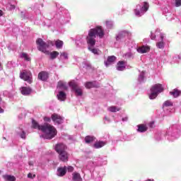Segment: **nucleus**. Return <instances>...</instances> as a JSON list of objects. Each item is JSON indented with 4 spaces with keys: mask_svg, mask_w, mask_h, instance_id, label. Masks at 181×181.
Instances as JSON below:
<instances>
[{
    "mask_svg": "<svg viewBox=\"0 0 181 181\" xmlns=\"http://www.w3.org/2000/svg\"><path fill=\"white\" fill-rule=\"evenodd\" d=\"M57 49H62L63 47V41L58 40L55 42Z\"/></svg>",
    "mask_w": 181,
    "mask_h": 181,
    "instance_id": "35",
    "label": "nucleus"
},
{
    "mask_svg": "<svg viewBox=\"0 0 181 181\" xmlns=\"http://www.w3.org/2000/svg\"><path fill=\"white\" fill-rule=\"evenodd\" d=\"M20 78H22V80L30 84V83H32V73L29 71H24L21 73Z\"/></svg>",
    "mask_w": 181,
    "mask_h": 181,
    "instance_id": "9",
    "label": "nucleus"
},
{
    "mask_svg": "<svg viewBox=\"0 0 181 181\" xmlns=\"http://www.w3.org/2000/svg\"><path fill=\"white\" fill-rule=\"evenodd\" d=\"M3 177L6 181H15V180H16V178H15V177L12 176V175H3Z\"/></svg>",
    "mask_w": 181,
    "mask_h": 181,
    "instance_id": "33",
    "label": "nucleus"
},
{
    "mask_svg": "<svg viewBox=\"0 0 181 181\" xmlns=\"http://www.w3.org/2000/svg\"><path fill=\"white\" fill-rule=\"evenodd\" d=\"M124 57L126 59H129V57H132V54L131 52H127L124 54Z\"/></svg>",
    "mask_w": 181,
    "mask_h": 181,
    "instance_id": "40",
    "label": "nucleus"
},
{
    "mask_svg": "<svg viewBox=\"0 0 181 181\" xmlns=\"http://www.w3.org/2000/svg\"><path fill=\"white\" fill-rule=\"evenodd\" d=\"M163 86L160 83H157L153 85L151 89L150 93H148V97L150 100H155L156 97H158V94L163 93Z\"/></svg>",
    "mask_w": 181,
    "mask_h": 181,
    "instance_id": "5",
    "label": "nucleus"
},
{
    "mask_svg": "<svg viewBox=\"0 0 181 181\" xmlns=\"http://www.w3.org/2000/svg\"><path fill=\"white\" fill-rule=\"evenodd\" d=\"M155 124V122H151L150 124H149V127H151V128H153V125Z\"/></svg>",
    "mask_w": 181,
    "mask_h": 181,
    "instance_id": "47",
    "label": "nucleus"
},
{
    "mask_svg": "<svg viewBox=\"0 0 181 181\" xmlns=\"http://www.w3.org/2000/svg\"><path fill=\"white\" fill-rule=\"evenodd\" d=\"M59 59H61V60H67L69 59V54L65 52H61Z\"/></svg>",
    "mask_w": 181,
    "mask_h": 181,
    "instance_id": "31",
    "label": "nucleus"
},
{
    "mask_svg": "<svg viewBox=\"0 0 181 181\" xmlns=\"http://www.w3.org/2000/svg\"><path fill=\"white\" fill-rule=\"evenodd\" d=\"M108 111H110V112H117V111H119V108L115 107V106H111L110 107H108Z\"/></svg>",
    "mask_w": 181,
    "mask_h": 181,
    "instance_id": "36",
    "label": "nucleus"
},
{
    "mask_svg": "<svg viewBox=\"0 0 181 181\" xmlns=\"http://www.w3.org/2000/svg\"><path fill=\"white\" fill-rule=\"evenodd\" d=\"M28 179H35V177H36V175L30 173L28 174Z\"/></svg>",
    "mask_w": 181,
    "mask_h": 181,
    "instance_id": "41",
    "label": "nucleus"
},
{
    "mask_svg": "<svg viewBox=\"0 0 181 181\" xmlns=\"http://www.w3.org/2000/svg\"><path fill=\"white\" fill-rule=\"evenodd\" d=\"M76 45L78 47H81L84 46V45H86V37L83 35L79 36V37H78L76 39Z\"/></svg>",
    "mask_w": 181,
    "mask_h": 181,
    "instance_id": "12",
    "label": "nucleus"
},
{
    "mask_svg": "<svg viewBox=\"0 0 181 181\" xmlns=\"http://www.w3.org/2000/svg\"><path fill=\"white\" fill-rule=\"evenodd\" d=\"M113 26H114V22L106 21V27L107 28V29H112Z\"/></svg>",
    "mask_w": 181,
    "mask_h": 181,
    "instance_id": "38",
    "label": "nucleus"
},
{
    "mask_svg": "<svg viewBox=\"0 0 181 181\" xmlns=\"http://www.w3.org/2000/svg\"><path fill=\"white\" fill-rule=\"evenodd\" d=\"M67 172V167H61L57 169V176H59L60 177L64 176L66 175V173Z\"/></svg>",
    "mask_w": 181,
    "mask_h": 181,
    "instance_id": "18",
    "label": "nucleus"
},
{
    "mask_svg": "<svg viewBox=\"0 0 181 181\" xmlns=\"http://www.w3.org/2000/svg\"><path fill=\"white\" fill-rule=\"evenodd\" d=\"M52 119L53 122L54 124H57V125H60V124H63V122L64 121V118H63V117L56 113L52 115Z\"/></svg>",
    "mask_w": 181,
    "mask_h": 181,
    "instance_id": "10",
    "label": "nucleus"
},
{
    "mask_svg": "<svg viewBox=\"0 0 181 181\" xmlns=\"http://www.w3.org/2000/svg\"><path fill=\"white\" fill-rule=\"evenodd\" d=\"M57 97L59 101H64L67 98V95L63 90H59V93L57 95Z\"/></svg>",
    "mask_w": 181,
    "mask_h": 181,
    "instance_id": "19",
    "label": "nucleus"
},
{
    "mask_svg": "<svg viewBox=\"0 0 181 181\" xmlns=\"http://www.w3.org/2000/svg\"><path fill=\"white\" fill-rule=\"evenodd\" d=\"M66 170H68V172H73V170H74V168L71 166H68L66 167Z\"/></svg>",
    "mask_w": 181,
    "mask_h": 181,
    "instance_id": "43",
    "label": "nucleus"
},
{
    "mask_svg": "<svg viewBox=\"0 0 181 181\" xmlns=\"http://www.w3.org/2000/svg\"><path fill=\"white\" fill-rule=\"evenodd\" d=\"M98 166H103V165H107V160L103 158H98Z\"/></svg>",
    "mask_w": 181,
    "mask_h": 181,
    "instance_id": "27",
    "label": "nucleus"
},
{
    "mask_svg": "<svg viewBox=\"0 0 181 181\" xmlns=\"http://www.w3.org/2000/svg\"><path fill=\"white\" fill-rule=\"evenodd\" d=\"M94 139H95V138H94L93 136H88L85 138V141L86 144H90V142H93V141H94Z\"/></svg>",
    "mask_w": 181,
    "mask_h": 181,
    "instance_id": "37",
    "label": "nucleus"
},
{
    "mask_svg": "<svg viewBox=\"0 0 181 181\" xmlns=\"http://www.w3.org/2000/svg\"><path fill=\"white\" fill-rule=\"evenodd\" d=\"M0 16H2V11L0 10Z\"/></svg>",
    "mask_w": 181,
    "mask_h": 181,
    "instance_id": "49",
    "label": "nucleus"
},
{
    "mask_svg": "<svg viewBox=\"0 0 181 181\" xmlns=\"http://www.w3.org/2000/svg\"><path fill=\"white\" fill-rule=\"evenodd\" d=\"M117 60V57L114 55L109 56L106 61L104 62L105 66L106 67H108L109 66H111V64H114Z\"/></svg>",
    "mask_w": 181,
    "mask_h": 181,
    "instance_id": "11",
    "label": "nucleus"
},
{
    "mask_svg": "<svg viewBox=\"0 0 181 181\" xmlns=\"http://www.w3.org/2000/svg\"><path fill=\"white\" fill-rule=\"evenodd\" d=\"M20 91L23 95H29L32 93V89L29 87L23 86L20 88Z\"/></svg>",
    "mask_w": 181,
    "mask_h": 181,
    "instance_id": "17",
    "label": "nucleus"
},
{
    "mask_svg": "<svg viewBox=\"0 0 181 181\" xmlns=\"http://www.w3.org/2000/svg\"><path fill=\"white\" fill-rule=\"evenodd\" d=\"M122 121H123V122L128 121V117H123Z\"/></svg>",
    "mask_w": 181,
    "mask_h": 181,
    "instance_id": "46",
    "label": "nucleus"
},
{
    "mask_svg": "<svg viewBox=\"0 0 181 181\" xmlns=\"http://www.w3.org/2000/svg\"><path fill=\"white\" fill-rule=\"evenodd\" d=\"M16 132L18 136L22 138V139H25L26 138V133L23 131V129L21 127L17 128Z\"/></svg>",
    "mask_w": 181,
    "mask_h": 181,
    "instance_id": "20",
    "label": "nucleus"
},
{
    "mask_svg": "<svg viewBox=\"0 0 181 181\" xmlns=\"http://www.w3.org/2000/svg\"><path fill=\"white\" fill-rule=\"evenodd\" d=\"M72 180L74 181H83V178H81V175L78 173H74L72 174Z\"/></svg>",
    "mask_w": 181,
    "mask_h": 181,
    "instance_id": "24",
    "label": "nucleus"
},
{
    "mask_svg": "<svg viewBox=\"0 0 181 181\" xmlns=\"http://www.w3.org/2000/svg\"><path fill=\"white\" fill-rule=\"evenodd\" d=\"M105 35V33H104V30L102 26H96L95 28L89 30L86 37V42L88 50L93 53V54H101L100 49L94 48V46H95V38L98 37L100 39H103Z\"/></svg>",
    "mask_w": 181,
    "mask_h": 181,
    "instance_id": "1",
    "label": "nucleus"
},
{
    "mask_svg": "<svg viewBox=\"0 0 181 181\" xmlns=\"http://www.w3.org/2000/svg\"><path fill=\"white\" fill-rule=\"evenodd\" d=\"M44 121L45 122H50L51 119H50V117H44Z\"/></svg>",
    "mask_w": 181,
    "mask_h": 181,
    "instance_id": "44",
    "label": "nucleus"
},
{
    "mask_svg": "<svg viewBox=\"0 0 181 181\" xmlns=\"http://www.w3.org/2000/svg\"><path fill=\"white\" fill-rule=\"evenodd\" d=\"M131 32L124 30L118 33V34L116 36V40L117 42H127V39H130L132 36Z\"/></svg>",
    "mask_w": 181,
    "mask_h": 181,
    "instance_id": "7",
    "label": "nucleus"
},
{
    "mask_svg": "<svg viewBox=\"0 0 181 181\" xmlns=\"http://www.w3.org/2000/svg\"><path fill=\"white\" fill-rule=\"evenodd\" d=\"M105 122H111V120H110V118H108V117L105 116Z\"/></svg>",
    "mask_w": 181,
    "mask_h": 181,
    "instance_id": "45",
    "label": "nucleus"
},
{
    "mask_svg": "<svg viewBox=\"0 0 181 181\" xmlns=\"http://www.w3.org/2000/svg\"><path fill=\"white\" fill-rule=\"evenodd\" d=\"M105 142L104 141H98L94 144L93 146L96 149H100V148H103V146H105Z\"/></svg>",
    "mask_w": 181,
    "mask_h": 181,
    "instance_id": "28",
    "label": "nucleus"
},
{
    "mask_svg": "<svg viewBox=\"0 0 181 181\" xmlns=\"http://www.w3.org/2000/svg\"><path fill=\"white\" fill-rule=\"evenodd\" d=\"M170 95H173L174 98L179 97L181 94V91L177 89H174L173 91L170 92Z\"/></svg>",
    "mask_w": 181,
    "mask_h": 181,
    "instance_id": "25",
    "label": "nucleus"
},
{
    "mask_svg": "<svg viewBox=\"0 0 181 181\" xmlns=\"http://www.w3.org/2000/svg\"><path fill=\"white\" fill-rule=\"evenodd\" d=\"M172 105H173V103H172L170 100H166L163 103V107H172Z\"/></svg>",
    "mask_w": 181,
    "mask_h": 181,
    "instance_id": "39",
    "label": "nucleus"
},
{
    "mask_svg": "<svg viewBox=\"0 0 181 181\" xmlns=\"http://www.w3.org/2000/svg\"><path fill=\"white\" fill-rule=\"evenodd\" d=\"M54 149L57 153H62V152H65L66 151V145L59 143L55 145Z\"/></svg>",
    "mask_w": 181,
    "mask_h": 181,
    "instance_id": "13",
    "label": "nucleus"
},
{
    "mask_svg": "<svg viewBox=\"0 0 181 181\" xmlns=\"http://www.w3.org/2000/svg\"><path fill=\"white\" fill-rule=\"evenodd\" d=\"M57 88L58 91H64L68 88L67 83L66 82L60 81L59 82H58Z\"/></svg>",
    "mask_w": 181,
    "mask_h": 181,
    "instance_id": "15",
    "label": "nucleus"
},
{
    "mask_svg": "<svg viewBox=\"0 0 181 181\" xmlns=\"http://www.w3.org/2000/svg\"><path fill=\"white\" fill-rule=\"evenodd\" d=\"M136 50L138 53H141V54H144V53H148V52L151 50V47L148 45H143L141 47H138Z\"/></svg>",
    "mask_w": 181,
    "mask_h": 181,
    "instance_id": "14",
    "label": "nucleus"
},
{
    "mask_svg": "<svg viewBox=\"0 0 181 181\" xmlns=\"http://www.w3.org/2000/svg\"><path fill=\"white\" fill-rule=\"evenodd\" d=\"M0 70H2V66L1 65V63H0Z\"/></svg>",
    "mask_w": 181,
    "mask_h": 181,
    "instance_id": "50",
    "label": "nucleus"
},
{
    "mask_svg": "<svg viewBox=\"0 0 181 181\" xmlns=\"http://www.w3.org/2000/svg\"><path fill=\"white\" fill-rule=\"evenodd\" d=\"M21 59H24L26 62H30V58L28 54L23 52L21 54Z\"/></svg>",
    "mask_w": 181,
    "mask_h": 181,
    "instance_id": "34",
    "label": "nucleus"
},
{
    "mask_svg": "<svg viewBox=\"0 0 181 181\" xmlns=\"http://www.w3.org/2000/svg\"><path fill=\"white\" fill-rule=\"evenodd\" d=\"M59 154V159L62 160V162H67L69 160V153L67 151H63Z\"/></svg>",
    "mask_w": 181,
    "mask_h": 181,
    "instance_id": "16",
    "label": "nucleus"
},
{
    "mask_svg": "<svg viewBox=\"0 0 181 181\" xmlns=\"http://www.w3.org/2000/svg\"><path fill=\"white\" fill-rule=\"evenodd\" d=\"M172 136H175V138H179V134H176L173 133L172 134Z\"/></svg>",
    "mask_w": 181,
    "mask_h": 181,
    "instance_id": "48",
    "label": "nucleus"
},
{
    "mask_svg": "<svg viewBox=\"0 0 181 181\" xmlns=\"http://www.w3.org/2000/svg\"><path fill=\"white\" fill-rule=\"evenodd\" d=\"M16 1H13L12 3H8L7 5H6V8L8 9V11H12L13 9H15L16 8Z\"/></svg>",
    "mask_w": 181,
    "mask_h": 181,
    "instance_id": "29",
    "label": "nucleus"
},
{
    "mask_svg": "<svg viewBox=\"0 0 181 181\" xmlns=\"http://www.w3.org/2000/svg\"><path fill=\"white\" fill-rule=\"evenodd\" d=\"M148 130V127L145 124H139L138 125V129L137 131L139 132H146V131Z\"/></svg>",
    "mask_w": 181,
    "mask_h": 181,
    "instance_id": "26",
    "label": "nucleus"
},
{
    "mask_svg": "<svg viewBox=\"0 0 181 181\" xmlns=\"http://www.w3.org/2000/svg\"><path fill=\"white\" fill-rule=\"evenodd\" d=\"M127 65V62L124 61H119L117 63V70L119 71H123V70H125V66Z\"/></svg>",
    "mask_w": 181,
    "mask_h": 181,
    "instance_id": "22",
    "label": "nucleus"
},
{
    "mask_svg": "<svg viewBox=\"0 0 181 181\" xmlns=\"http://www.w3.org/2000/svg\"><path fill=\"white\" fill-rule=\"evenodd\" d=\"M69 85V87H71L73 93H75V95H76L77 97H81V95H83V88L78 86L77 82L74 81H71Z\"/></svg>",
    "mask_w": 181,
    "mask_h": 181,
    "instance_id": "8",
    "label": "nucleus"
},
{
    "mask_svg": "<svg viewBox=\"0 0 181 181\" xmlns=\"http://www.w3.org/2000/svg\"><path fill=\"white\" fill-rule=\"evenodd\" d=\"M48 78L49 74H47V72L42 71L38 74V78L42 81H46V80H47Z\"/></svg>",
    "mask_w": 181,
    "mask_h": 181,
    "instance_id": "21",
    "label": "nucleus"
},
{
    "mask_svg": "<svg viewBox=\"0 0 181 181\" xmlns=\"http://www.w3.org/2000/svg\"><path fill=\"white\" fill-rule=\"evenodd\" d=\"M85 86L86 88H93V87H95L96 88H98L100 87L99 85H97V82H88L85 84Z\"/></svg>",
    "mask_w": 181,
    "mask_h": 181,
    "instance_id": "23",
    "label": "nucleus"
},
{
    "mask_svg": "<svg viewBox=\"0 0 181 181\" xmlns=\"http://www.w3.org/2000/svg\"><path fill=\"white\" fill-rule=\"evenodd\" d=\"M32 125L33 128H35V129H39L43 132L44 135L42 136V138H45V139H52L57 135V130H56V128L47 123H45L43 125H39L36 121L33 120Z\"/></svg>",
    "mask_w": 181,
    "mask_h": 181,
    "instance_id": "2",
    "label": "nucleus"
},
{
    "mask_svg": "<svg viewBox=\"0 0 181 181\" xmlns=\"http://www.w3.org/2000/svg\"><path fill=\"white\" fill-rule=\"evenodd\" d=\"M157 36V42H156V47L158 49H164L165 43L166 42V35L160 32V29H158L155 31H151V38L152 40H155Z\"/></svg>",
    "mask_w": 181,
    "mask_h": 181,
    "instance_id": "4",
    "label": "nucleus"
},
{
    "mask_svg": "<svg viewBox=\"0 0 181 181\" xmlns=\"http://www.w3.org/2000/svg\"><path fill=\"white\" fill-rule=\"evenodd\" d=\"M175 6H181V0H175Z\"/></svg>",
    "mask_w": 181,
    "mask_h": 181,
    "instance_id": "42",
    "label": "nucleus"
},
{
    "mask_svg": "<svg viewBox=\"0 0 181 181\" xmlns=\"http://www.w3.org/2000/svg\"><path fill=\"white\" fill-rule=\"evenodd\" d=\"M145 81V71H141L139 76L138 81L139 83H144Z\"/></svg>",
    "mask_w": 181,
    "mask_h": 181,
    "instance_id": "30",
    "label": "nucleus"
},
{
    "mask_svg": "<svg viewBox=\"0 0 181 181\" xmlns=\"http://www.w3.org/2000/svg\"><path fill=\"white\" fill-rule=\"evenodd\" d=\"M36 43L37 45L38 50L42 53H45V54H47V56H49L51 60H54V59L59 56V52L57 51L49 52V50H47V49H49V44L45 42L42 38L37 39Z\"/></svg>",
    "mask_w": 181,
    "mask_h": 181,
    "instance_id": "3",
    "label": "nucleus"
},
{
    "mask_svg": "<svg viewBox=\"0 0 181 181\" xmlns=\"http://www.w3.org/2000/svg\"><path fill=\"white\" fill-rule=\"evenodd\" d=\"M69 17H64V16H62L59 18V22L62 25H64V23H69Z\"/></svg>",
    "mask_w": 181,
    "mask_h": 181,
    "instance_id": "32",
    "label": "nucleus"
},
{
    "mask_svg": "<svg viewBox=\"0 0 181 181\" xmlns=\"http://www.w3.org/2000/svg\"><path fill=\"white\" fill-rule=\"evenodd\" d=\"M146 181H153V180H147Z\"/></svg>",
    "mask_w": 181,
    "mask_h": 181,
    "instance_id": "51",
    "label": "nucleus"
},
{
    "mask_svg": "<svg viewBox=\"0 0 181 181\" xmlns=\"http://www.w3.org/2000/svg\"><path fill=\"white\" fill-rule=\"evenodd\" d=\"M148 9H149V3L144 1L136 6L134 14L136 16H142L148 12Z\"/></svg>",
    "mask_w": 181,
    "mask_h": 181,
    "instance_id": "6",
    "label": "nucleus"
}]
</instances>
